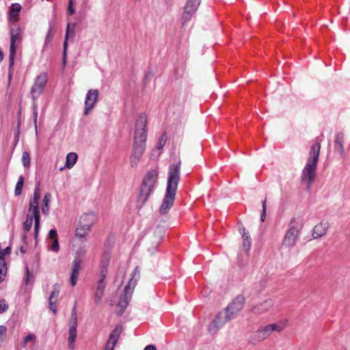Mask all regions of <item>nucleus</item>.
Segmentation results:
<instances>
[{"label": "nucleus", "instance_id": "f257e3e1", "mask_svg": "<svg viewBox=\"0 0 350 350\" xmlns=\"http://www.w3.org/2000/svg\"><path fill=\"white\" fill-rule=\"evenodd\" d=\"M245 301V299L243 295L237 296L210 323L208 327L209 334H215L227 322L234 319L243 309Z\"/></svg>", "mask_w": 350, "mask_h": 350}, {"label": "nucleus", "instance_id": "f03ea898", "mask_svg": "<svg viewBox=\"0 0 350 350\" xmlns=\"http://www.w3.org/2000/svg\"><path fill=\"white\" fill-rule=\"evenodd\" d=\"M146 124V115L145 113L139 114L135 122L134 142L130 159L132 167L137 165L144 152L148 131Z\"/></svg>", "mask_w": 350, "mask_h": 350}, {"label": "nucleus", "instance_id": "7ed1b4c3", "mask_svg": "<svg viewBox=\"0 0 350 350\" xmlns=\"http://www.w3.org/2000/svg\"><path fill=\"white\" fill-rule=\"evenodd\" d=\"M180 161L170 166L167 188L163 202L159 207L161 215L167 214L174 204L178 185L180 178Z\"/></svg>", "mask_w": 350, "mask_h": 350}, {"label": "nucleus", "instance_id": "20e7f679", "mask_svg": "<svg viewBox=\"0 0 350 350\" xmlns=\"http://www.w3.org/2000/svg\"><path fill=\"white\" fill-rule=\"evenodd\" d=\"M320 149L321 146L319 143L312 146L307 163L302 171L301 180L306 181L308 187L312 183L316 176Z\"/></svg>", "mask_w": 350, "mask_h": 350}, {"label": "nucleus", "instance_id": "39448f33", "mask_svg": "<svg viewBox=\"0 0 350 350\" xmlns=\"http://www.w3.org/2000/svg\"><path fill=\"white\" fill-rule=\"evenodd\" d=\"M284 327L285 325L281 323H271L263 326L250 334L248 342L255 345L267 339L273 332H281Z\"/></svg>", "mask_w": 350, "mask_h": 350}, {"label": "nucleus", "instance_id": "423d86ee", "mask_svg": "<svg viewBox=\"0 0 350 350\" xmlns=\"http://www.w3.org/2000/svg\"><path fill=\"white\" fill-rule=\"evenodd\" d=\"M158 179L157 170L149 171L142 182V188L139 196V201L144 205L151 194Z\"/></svg>", "mask_w": 350, "mask_h": 350}, {"label": "nucleus", "instance_id": "0eeeda50", "mask_svg": "<svg viewBox=\"0 0 350 350\" xmlns=\"http://www.w3.org/2000/svg\"><path fill=\"white\" fill-rule=\"evenodd\" d=\"M96 219V216L94 212L83 213L79 218L75 230V237L79 239L85 238L90 232Z\"/></svg>", "mask_w": 350, "mask_h": 350}, {"label": "nucleus", "instance_id": "6e6552de", "mask_svg": "<svg viewBox=\"0 0 350 350\" xmlns=\"http://www.w3.org/2000/svg\"><path fill=\"white\" fill-rule=\"evenodd\" d=\"M301 228V224L299 218L293 217L289 224V229L285 234L283 245L288 248L293 247L297 241L299 232Z\"/></svg>", "mask_w": 350, "mask_h": 350}, {"label": "nucleus", "instance_id": "1a4fd4ad", "mask_svg": "<svg viewBox=\"0 0 350 350\" xmlns=\"http://www.w3.org/2000/svg\"><path fill=\"white\" fill-rule=\"evenodd\" d=\"M109 259V255L108 254H105L103 256V260L102 261L103 267L100 270L99 279L97 283V286L94 294V301L96 304L100 303L104 294V290L105 288V279L107 273V267L108 265Z\"/></svg>", "mask_w": 350, "mask_h": 350}, {"label": "nucleus", "instance_id": "9d476101", "mask_svg": "<svg viewBox=\"0 0 350 350\" xmlns=\"http://www.w3.org/2000/svg\"><path fill=\"white\" fill-rule=\"evenodd\" d=\"M139 277V270L138 267H137L135 269L133 278L131 279L129 284L128 285H126L124 289V296H122L120 297V301L118 304L116 312L118 314H122V312H124V309L128 306L129 302L131 300L132 293H133V289H132L131 285L133 282V280H136L137 279L136 278H138Z\"/></svg>", "mask_w": 350, "mask_h": 350}, {"label": "nucleus", "instance_id": "9b49d317", "mask_svg": "<svg viewBox=\"0 0 350 350\" xmlns=\"http://www.w3.org/2000/svg\"><path fill=\"white\" fill-rule=\"evenodd\" d=\"M68 347L70 349H74V342L77 337V314L76 304L72 310L71 315L68 321Z\"/></svg>", "mask_w": 350, "mask_h": 350}, {"label": "nucleus", "instance_id": "f8f14e48", "mask_svg": "<svg viewBox=\"0 0 350 350\" xmlns=\"http://www.w3.org/2000/svg\"><path fill=\"white\" fill-rule=\"evenodd\" d=\"M47 81V75L46 73L39 75L31 87V94L32 98L35 100L43 92Z\"/></svg>", "mask_w": 350, "mask_h": 350}, {"label": "nucleus", "instance_id": "ddd939ff", "mask_svg": "<svg viewBox=\"0 0 350 350\" xmlns=\"http://www.w3.org/2000/svg\"><path fill=\"white\" fill-rule=\"evenodd\" d=\"M98 90L93 89L90 90L85 100L84 115L87 116L89 112L94 108L95 104L98 101Z\"/></svg>", "mask_w": 350, "mask_h": 350}, {"label": "nucleus", "instance_id": "4468645a", "mask_svg": "<svg viewBox=\"0 0 350 350\" xmlns=\"http://www.w3.org/2000/svg\"><path fill=\"white\" fill-rule=\"evenodd\" d=\"M39 200L33 198L30 201L29 213H31L33 215L35 220L34 231L36 238L38 236L39 226H40V215L38 208Z\"/></svg>", "mask_w": 350, "mask_h": 350}, {"label": "nucleus", "instance_id": "2eb2a0df", "mask_svg": "<svg viewBox=\"0 0 350 350\" xmlns=\"http://www.w3.org/2000/svg\"><path fill=\"white\" fill-rule=\"evenodd\" d=\"M273 299L269 298L261 303L254 305L251 311L256 315H260L267 312L273 306Z\"/></svg>", "mask_w": 350, "mask_h": 350}, {"label": "nucleus", "instance_id": "dca6fc26", "mask_svg": "<svg viewBox=\"0 0 350 350\" xmlns=\"http://www.w3.org/2000/svg\"><path fill=\"white\" fill-rule=\"evenodd\" d=\"M200 1L201 0H187L183 14V19L185 22L190 20L192 14L197 10Z\"/></svg>", "mask_w": 350, "mask_h": 350}, {"label": "nucleus", "instance_id": "f3484780", "mask_svg": "<svg viewBox=\"0 0 350 350\" xmlns=\"http://www.w3.org/2000/svg\"><path fill=\"white\" fill-rule=\"evenodd\" d=\"M121 332L122 327L120 326L117 325L110 334L105 350L114 349V347L118 341Z\"/></svg>", "mask_w": 350, "mask_h": 350}, {"label": "nucleus", "instance_id": "a211bd4d", "mask_svg": "<svg viewBox=\"0 0 350 350\" xmlns=\"http://www.w3.org/2000/svg\"><path fill=\"white\" fill-rule=\"evenodd\" d=\"M329 223L327 221H322L319 222L312 230V238L316 239L324 236L327 233Z\"/></svg>", "mask_w": 350, "mask_h": 350}, {"label": "nucleus", "instance_id": "6ab92c4d", "mask_svg": "<svg viewBox=\"0 0 350 350\" xmlns=\"http://www.w3.org/2000/svg\"><path fill=\"white\" fill-rule=\"evenodd\" d=\"M81 260L75 257L72 262V272L70 278L71 286H75L77 284V280L79 275V271L81 269Z\"/></svg>", "mask_w": 350, "mask_h": 350}, {"label": "nucleus", "instance_id": "aec40b11", "mask_svg": "<svg viewBox=\"0 0 350 350\" xmlns=\"http://www.w3.org/2000/svg\"><path fill=\"white\" fill-rule=\"evenodd\" d=\"M344 141L345 135L343 133H338L335 136L334 139V147L337 150L342 158L345 157V149H344Z\"/></svg>", "mask_w": 350, "mask_h": 350}, {"label": "nucleus", "instance_id": "412c9836", "mask_svg": "<svg viewBox=\"0 0 350 350\" xmlns=\"http://www.w3.org/2000/svg\"><path fill=\"white\" fill-rule=\"evenodd\" d=\"M21 40V36L19 35H15L11 36V41H10V66H12L14 64V59L16 53V44L17 42H19Z\"/></svg>", "mask_w": 350, "mask_h": 350}, {"label": "nucleus", "instance_id": "4be33fe9", "mask_svg": "<svg viewBox=\"0 0 350 350\" xmlns=\"http://www.w3.org/2000/svg\"><path fill=\"white\" fill-rule=\"evenodd\" d=\"M242 238H243V247L245 252H248L250 250L251 246V239L248 232H246L245 228H243L242 232Z\"/></svg>", "mask_w": 350, "mask_h": 350}, {"label": "nucleus", "instance_id": "5701e85b", "mask_svg": "<svg viewBox=\"0 0 350 350\" xmlns=\"http://www.w3.org/2000/svg\"><path fill=\"white\" fill-rule=\"evenodd\" d=\"M78 156L75 152H69L66 156V161L65 167L72 168L77 161Z\"/></svg>", "mask_w": 350, "mask_h": 350}, {"label": "nucleus", "instance_id": "b1692460", "mask_svg": "<svg viewBox=\"0 0 350 350\" xmlns=\"http://www.w3.org/2000/svg\"><path fill=\"white\" fill-rule=\"evenodd\" d=\"M51 199V195L49 193L45 194L42 206V211L44 214L48 215L49 213V204Z\"/></svg>", "mask_w": 350, "mask_h": 350}, {"label": "nucleus", "instance_id": "393cba45", "mask_svg": "<svg viewBox=\"0 0 350 350\" xmlns=\"http://www.w3.org/2000/svg\"><path fill=\"white\" fill-rule=\"evenodd\" d=\"M166 140H167V136L165 133H163L161 137L159 139V141H158V144H157V148L154 149V150H152V154L155 152H157L158 151V155H160L161 154V150L163 148V147L164 146V145L166 143Z\"/></svg>", "mask_w": 350, "mask_h": 350}, {"label": "nucleus", "instance_id": "a878e982", "mask_svg": "<svg viewBox=\"0 0 350 350\" xmlns=\"http://www.w3.org/2000/svg\"><path fill=\"white\" fill-rule=\"evenodd\" d=\"M33 218H34L33 214H27L26 220L23 223V228L25 231L28 232L31 228L33 224Z\"/></svg>", "mask_w": 350, "mask_h": 350}, {"label": "nucleus", "instance_id": "bb28decb", "mask_svg": "<svg viewBox=\"0 0 350 350\" xmlns=\"http://www.w3.org/2000/svg\"><path fill=\"white\" fill-rule=\"evenodd\" d=\"M75 24L72 25V27L71 28V25L70 23H68L67 25V27H66V36H65V39H64V42H66L68 43V38L70 36L72 38H73L75 36Z\"/></svg>", "mask_w": 350, "mask_h": 350}, {"label": "nucleus", "instance_id": "cd10ccee", "mask_svg": "<svg viewBox=\"0 0 350 350\" xmlns=\"http://www.w3.org/2000/svg\"><path fill=\"white\" fill-rule=\"evenodd\" d=\"M24 184V178L23 176H21L18 178V180L16 183L14 193L16 196H19L21 194L23 186Z\"/></svg>", "mask_w": 350, "mask_h": 350}, {"label": "nucleus", "instance_id": "c85d7f7f", "mask_svg": "<svg viewBox=\"0 0 350 350\" xmlns=\"http://www.w3.org/2000/svg\"><path fill=\"white\" fill-rule=\"evenodd\" d=\"M6 272L5 261L3 258L0 257V282L4 280Z\"/></svg>", "mask_w": 350, "mask_h": 350}, {"label": "nucleus", "instance_id": "c756f323", "mask_svg": "<svg viewBox=\"0 0 350 350\" xmlns=\"http://www.w3.org/2000/svg\"><path fill=\"white\" fill-rule=\"evenodd\" d=\"M59 294V286L57 284L53 286V291L51 292L49 301H57V297Z\"/></svg>", "mask_w": 350, "mask_h": 350}, {"label": "nucleus", "instance_id": "7c9ffc66", "mask_svg": "<svg viewBox=\"0 0 350 350\" xmlns=\"http://www.w3.org/2000/svg\"><path fill=\"white\" fill-rule=\"evenodd\" d=\"M22 163L25 167H29L30 165V156L27 151L23 152Z\"/></svg>", "mask_w": 350, "mask_h": 350}, {"label": "nucleus", "instance_id": "2f4dec72", "mask_svg": "<svg viewBox=\"0 0 350 350\" xmlns=\"http://www.w3.org/2000/svg\"><path fill=\"white\" fill-rule=\"evenodd\" d=\"M21 10V5L18 3H14L11 6L10 14L12 16H16Z\"/></svg>", "mask_w": 350, "mask_h": 350}, {"label": "nucleus", "instance_id": "473e14b6", "mask_svg": "<svg viewBox=\"0 0 350 350\" xmlns=\"http://www.w3.org/2000/svg\"><path fill=\"white\" fill-rule=\"evenodd\" d=\"M36 338V336L32 334H29L27 336H26L24 339H23V341L22 342V346L23 347H26L27 346V344L30 342V341H33Z\"/></svg>", "mask_w": 350, "mask_h": 350}, {"label": "nucleus", "instance_id": "72a5a7b5", "mask_svg": "<svg viewBox=\"0 0 350 350\" xmlns=\"http://www.w3.org/2000/svg\"><path fill=\"white\" fill-rule=\"evenodd\" d=\"M38 109L36 102L33 103V123L36 132H37Z\"/></svg>", "mask_w": 350, "mask_h": 350}, {"label": "nucleus", "instance_id": "f704fd0d", "mask_svg": "<svg viewBox=\"0 0 350 350\" xmlns=\"http://www.w3.org/2000/svg\"><path fill=\"white\" fill-rule=\"evenodd\" d=\"M262 211L260 216V219L262 221H264L266 217V211H267V198H265L262 202Z\"/></svg>", "mask_w": 350, "mask_h": 350}, {"label": "nucleus", "instance_id": "c9c22d12", "mask_svg": "<svg viewBox=\"0 0 350 350\" xmlns=\"http://www.w3.org/2000/svg\"><path fill=\"white\" fill-rule=\"evenodd\" d=\"M8 309V304L5 299L0 300V314L5 312Z\"/></svg>", "mask_w": 350, "mask_h": 350}, {"label": "nucleus", "instance_id": "e433bc0d", "mask_svg": "<svg viewBox=\"0 0 350 350\" xmlns=\"http://www.w3.org/2000/svg\"><path fill=\"white\" fill-rule=\"evenodd\" d=\"M50 248L52 251H54L55 252H58V250L59 249V242H58L57 239H55V240H53V243L51 244V246Z\"/></svg>", "mask_w": 350, "mask_h": 350}, {"label": "nucleus", "instance_id": "4c0bfd02", "mask_svg": "<svg viewBox=\"0 0 350 350\" xmlns=\"http://www.w3.org/2000/svg\"><path fill=\"white\" fill-rule=\"evenodd\" d=\"M7 328L4 325H0V344L3 342L4 338L3 336L6 333Z\"/></svg>", "mask_w": 350, "mask_h": 350}, {"label": "nucleus", "instance_id": "58836bf2", "mask_svg": "<svg viewBox=\"0 0 350 350\" xmlns=\"http://www.w3.org/2000/svg\"><path fill=\"white\" fill-rule=\"evenodd\" d=\"M11 253V247L8 246L5 250H0V257L3 258L5 255Z\"/></svg>", "mask_w": 350, "mask_h": 350}, {"label": "nucleus", "instance_id": "ea45409f", "mask_svg": "<svg viewBox=\"0 0 350 350\" xmlns=\"http://www.w3.org/2000/svg\"><path fill=\"white\" fill-rule=\"evenodd\" d=\"M63 64H66V52L68 48V43L66 42H64V47H63Z\"/></svg>", "mask_w": 350, "mask_h": 350}, {"label": "nucleus", "instance_id": "a19ab883", "mask_svg": "<svg viewBox=\"0 0 350 350\" xmlns=\"http://www.w3.org/2000/svg\"><path fill=\"white\" fill-rule=\"evenodd\" d=\"M25 275H26L25 283L27 284L30 282L31 278L33 277V274L30 273V271L27 267H26V268H25Z\"/></svg>", "mask_w": 350, "mask_h": 350}, {"label": "nucleus", "instance_id": "79ce46f5", "mask_svg": "<svg viewBox=\"0 0 350 350\" xmlns=\"http://www.w3.org/2000/svg\"><path fill=\"white\" fill-rule=\"evenodd\" d=\"M49 301V309L53 312V314H56L57 310H56V301L55 299L54 301Z\"/></svg>", "mask_w": 350, "mask_h": 350}, {"label": "nucleus", "instance_id": "37998d69", "mask_svg": "<svg viewBox=\"0 0 350 350\" xmlns=\"http://www.w3.org/2000/svg\"><path fill=\"white\" fill-rule=\"evenodd\" d=\"M49 237L53 240L57 239V234L55 230L51 229L49 232Z\"/></svg>", "mask_w": 350, "mask_h": 350}, {"label": "nucleus", "instance_id": "c03bdc74", "mask_svg": "<svg viewBox=\"0 0 350 350\" xmlns=\"http://www.w3.org/2000/svg\"><path fill=\"white\" fill-rule=\"evenodd\" d=\"M72 0H69L68 12L70 15L73 14L75 12V10L72 7Z\"/></svg>", "mask_w": 350, "mask_h": 350}, {"label": "nucleus", "instance_id": "a18cd8bd", "mask_svg": "<svg viewBox=\"0 0 350 350\" xmlns=\"http://www.w3.org/2000/svg\"><path fill=\"white\" fill-rule=\"evenodd\" d=\"M34 199L40 200V189L39 187H36L34 190L33 198Z\"/></svg>", "mask_w": 350, "mask_h": 350}, {"label": "nucleus", "instance_id": "49530a36", "mask_svg": "<svg viewBox=\"0 0 350 350\" xmlns=\"http://www.w3.org/2000/svg\"><path fill=\"white\" fill-rule=\"evenodd\" d=\"M11 36L21 34V30L19 28L16 27L11 29Z\"/></svg>", "mask_w": 350, "mask_h": 350}, {"label": "nucleus", "instance_id": "de8ad7c7", "mask_svg": "<svg viewBox=\"0 0 350 350\" xmlns=\"http://www.w3.org/2000/svg\"><path fill=\"white\" fill-rule=\"evenodd\" d=\"M144 350H157L156 347L153 345L146 346Z\"/></svg>", "mask_w": 350, "mask_h": 350}, {"label": "nucleus", "instance_id": "09e8293b", "mask_svg": "<svg viewBox=\"0 0 350 350\" xmlns=\"http://www.w3.org/2000/svg\"><path fill=\"white\" fill-rule=\"evenodd\" d=\"M19 251H20L22 254H24V253H25V250H24V249H23V247H21L19 248Z\"/></svg>", "mask_w": 350, "mask_h": 350}, {"label": "nucleus", "instance_id": "8fccbe9b", "mask_svg": "<svg viewBox=\"0 0 350 350\" xmlns=\"http://www.w3.org/2000/svg\"><path fill=\"white\" fill-rule=\"evenodd\" d=\"M3 59V53L2 52L0 51V62L2 61Z\"/></svg>", "mask_w": 350, "mask_h": 350}, {"label": "nucleus", "instance_id": "3c124183", "mask_svg": "<svg viewBox=\"0 0 350 350\" xmlns=\"http://www.w3.org/2000/svg\"><path fill=\"white\" fill-rule=\"evenodd\" d=\"M64 169V167H61L60 170H63Z\"/></svg>", "mask_w": 350, "mask_h": 350}]
</instances>
